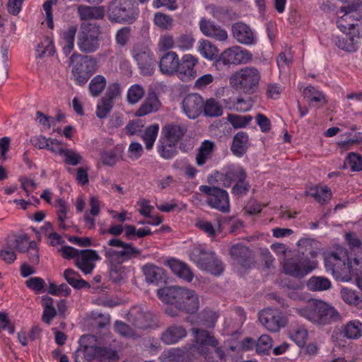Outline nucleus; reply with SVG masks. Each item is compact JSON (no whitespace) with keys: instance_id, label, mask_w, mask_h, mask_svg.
I'll list each match as a JSON object with an SVG mask.
<instances>
[{"instance_id":"1","label":"nucleus","mask_w":362,"mask_h":362,"mask_svg":"<svg viewBox=\"0 0 362 362\" xmlns=\"http://www.w3.org/2000/svg\"><path fill=\"white\" fill-rule=\"evenodd\" d=\"M327 271L337 281H349L362 275V250H332L325 254Z\"/></svg>"},{"instance_id":"2","label":"nucleus","mask_w":362,"mask_h":362,"mask_svg":"<svg viewBox=\"0 0 362 362\" xmlns=\"http://www.w3.org/2000/svg\"><path fill=\"white\" fill-rule=\"evenodd\" d=\"M158 298L182 312L194 314L199 308L198 294L192 289L180 286H168L157 291Z\"/></svg>"},{"instance_id":"3","label":"nucleus","mask_w":362,"mask_h":362,"mask_svg":"<svg viewBox=\"0 0 362 362\" xmlns=\"http://www.w3.org/2000/svg\"><path fill=\"white\" fill-rule=\"evenodd\" d=\"M298 313L313 323L324 325L340 320L339 312L327 303L313 300L306 306L297 310Z\"/></svg>"},{"instance_id":"4","label":"nucleus","mask_w":362,"mask_h":362,"mask_svg":"<svg viewBox=\"0 0 362 362\" xmlns=\"http://www.w3.org/2000/svg\"><path fill=\"white\" fill-rule=\"evenodd\" d=\"M284 257L283 269L285 274L301 279L311 272L317 267V263L305 257L299 250H282Z\"/></svg>"},{"instance_id":"5","label":"nucleus","mask_w":362,"mask_h":362,"mask_svg":"<svg viewBox=\"0 0 362 362\" xmlns=\"http://www.w3.org/2000/svg\"><path fill=\"white\" fill-rule=\"evenodd\" d=\"M260 79L259 70L255 66H247L233 72L229 82L236 90L251 95L257 90Z\"/></svg>"},{"instance_id":"6","label":"nucleus","mask_w":362,"mask_h":362,"mask_svg":"<svg viewBox=\"0 0 362 362\" xmlns=\"http://www.w3.org/2000/svg\"><path fill=\"white\" fill-rule=\"evenodd\" d=\"M69 66H71V76L76 83L83 86L97 71V59L74 52L69 58Z\"/></svg>"},{"instance_id":"7","label":"nucleus","mask_w":362,"mask_h":362,"mask_svg":"<svg viewBox=\"0 0 362 362\" xmlns=\"http://www.w3.org/2000/svg\"><path fill=\"white\" fill-rule=\"evenodd\" d=\"M101 27L94 23H83L77 36V46L82 53L90 54L100 48Z\"/></svg>"},{"instance_id":"8","label":"nucleus","mask_w":362,"mask_h":362,"mask_svg":"<svg viewBox=\"0 0 362 362\" xmlns=\"http://www.w3.org/2000/svg\"><path fill=\"white\" fill-rule=\"evenodd\" d=\"M137 16L133 0H112L107 7V17L111 22L133 23Z\"/></svg>"},{"instance_id":"9","label":"nucleus","mask_w":362,"mask_h":362,"mask_svg":"<svg viewBox=\"0 0 362 362\" xmlns=\"http://www.w3.org/2000/svg\"><path fill=\"white\" fill-rule=\"evenodd\" d=\"M252 54L240 46H233L223 50L214 62V66L220 69L221 64L230 67L245 64L251 62Z\"/></svg>"},{"instance_id":"10","label":"nucleus","mask_w":362,"mask_h":362,"mask_svg":"<svg viewBox=\"0 0 362 362\" xmlns=\"http://www.w3.org/2000/svg\"><path fill=\"white\" fill-rule=\"evenodd\" d=\"M190 258L200 269L213 275L220 276L224 270L223 263L212 251L193 250Z\"/></svg>"},{"instance_id":"11","label":"nucleus","mask_w":362,"mask_h":362,"mask_svg":"<svg viewBox=\"0 0 362 362\" xmlns=\"http://www.w3.org/2000/svg\"><path fill=\"white\" fill-rule=\"evenodd\" d=\"M191 332L193 336L192 349L206 358L209 354V347L216 346L218 339L213 332L202 328L194 327L191 329Z\"/></svg>"},{"instance_id":"12","label":"nucleus","mask_w":362,"mask_h":362,"mask_svg":"<svg viewBox=\"0 0 362 362\" xmlns=\"http://www.w3.org/2000/svg\"><path fill=\"white\" fill-rule=\"evenodd\" d=\"M199 190L209 196L206 202L211 207L223 213L229 212V198L226 190L208 185H201Z\"/></svg>"},{"instance_id":"13","label":"nucleus","mask_w":362,"mask_h":362,"mask_svg":"<svg viewBox=\"0 0 362 362\" xmlns=\"http://www.w3.org/2000/svg\"><path fill=\"white\" fill-rule=\"evenodd\" d=\"M132 57L136 61L140 73L144 76H151L155 71L156 61L153 52L146 47L134 46Z\"/></svg>"},{"instance_id":"14","label":"nucleus","mask_w":362,"mask_h":362,"mask_svg":"<svg viewBox=\"0 0 362 362\" xmlns=\"http://www.w3.org/2000/svg\"><path fill=\"white\" fill-rule=\"evenodd\" d=\"M358 7L356 4H349L341 6L339 13L344 14L337 21L338 28L342 33L359 30L356 29L358 27V21L361 19V15L357 11Z\"/></svg>"},{"instance_id":"15","label":"nucleus","mask_w":362,"mask_h":362,"mask_svg":"<svg viewBox=\"0 0 362 362\" xmlns=\"http://www.w3.org/2000/svg\"><path fill=\"white\" fill-rule=\"evenodd\" d=\"M259 320L267 329L272 332H278L287 323V320L281 312L270 308L263 310L259 313Z\"/></svg>"},{"instance_id":"16","label":"nucleus","mask_w":362,"mask_h":362,"mask_svg":"<svg viewBox=\"0 0 362 362\" xmlns=\"http://www.w3.org/2000/svg\"><path fill=\"white\" fill-rule=\"evenodd\" d=\"M128 318L134 326L139 329L149 328L156 322V315L141 306L132 308Z\"/></svg>"},{"instance_id":"17","label":"nucleus","mask_w":362,"mask_h":362,"mask_svg":"<svg viewBox=\"0 0 362 362\" xmlns=\"http://www.w3.org/2000/svg\"><path fill=\"white\" fill-rule=\"evenodd\" d=\"M199 59L197 57L190 54H184L181 59L178 61L177 72L179 78L182 81H191L197 76L195 66L197 65Z\"/></svg>"},{"instance_id":"18","label":"nucleus","mask_w":362,"mask_h":362,"mask_svg":"<svg viewBox=\"0 0 362 362\" xmlns=\"http://www.w3.org/2000/svg\"><path fill=\"white\" fill-rule=\"evenodd\" d=\"M182 109L189 119L197 118L203 112L204 99L198 93L188 94L182 100Z\"/></svg>"},{"instance_id":"19","label":"nucleus","mask_w":362,"mask_h":362,"mask_svg":"<svg viewBox=\"0 0 362 362\" xmlns=\"http://www.w3.org/2000/svg\"><path fill=\"white\" fill-rule=\"evenodd\" d=\"M360 31L354 30L351 32L343 33L340 36H337L334 39L335 45L341 49L346 52H353L356 51L360 43Z\"/></svg>"},{"instance_id":"20","label":"nucleus","mask_w":362,"mask_h":362,"mask_svg":"<svg viewBox=\"0 0 362 362\" xmlns=\"http://www.w3.org/2000/svg\"><path fill=\"white\" fill-rule=\"evenodd\" d=\"M179 57L175 52L168 51L163 54L159 61L160 71L166 76H173L177 72Z\"/></svg>"},{"instance_id":"21","label":"nucleus","mask_w":362,"mask_h":362,"mask_svg":"<svg viewBox=\"0 0 362 362\" xmlns=\"http://www.w3.org/2000/svg\"><path fill=\"white\" fill-rule=\"evenodd\" d=\"M186 328L180 325L173 324L168 326L160 335V340L165 344H174L187 337Z\"/></svg>"},{"instance_id":"22","label":"nucleus","mask_w":362,"mask_h":362,"mask_svg":"<svg viewBox=\"0 0 362 362\" xmlns=\"http://www.w3.org/2000/svg\"><path fill=\"white\" fill-rule=\"evenodd\" d=\"M199 28L205 36L218 41H226L228 37L226 30L216 25L214 22L205 18H202L200 21Z\"/></svg>"},{"instance_id":"23","label":"nucleus","mask_w":362,"mask_h":362,"mask_svg":"<svg viewBox=\"0 0 362 362\" xmlns=\"http://www.w3.org/2000/svg\"><path fill=\"white\" fill-rule=\"evenodd\" d=\"M140 255V250H106L105 257L110 266L117 267Z\"/></svg>"},{"instance_id":"24","label":"nucleus","mask_w":362,"mask_h":362,"mask_svg":"<svg viewBox=\"0 0 362 362\" xmlns=\"http://www.w3.org/2000/svg\"><path fill=\"white\" fill-rule=\"evenodd\" d=\"M98 259V255L95 250H80L76 259V265L85 274H89Z\"/></svg>"},{"instance_id":"25","label":"nucleus","mask_w":362,"mask_h":362,"mask_svg":"<svg viewBox=\"0 0 362 362\" xmlns=\"http://www.w3.org/2000/svg\"><path fill=\"white\" fill-rule=\"evenodd\" d=\"M6 249H36L37 244L30 240L27 234H11L6 239Z\"/></svg>"},{"instance_id":"26","label":"nucleus","mask_w":362,"mask_h":362,"mask_svg":"<svg viewBox=\"0 0 362 362\" xmlns=\"http://www.w3.org/2000/svg\"><path fill=\"white\" fill-rule=\"evenodd\" d=\"M233 37L240 43L252 45L255 42V35L250 28L243 23H235L232 26Z\"/></svg>"},{"instance_id":"27","label":"nucleus","mask_w":362,"mask_h":362,"mask_svg":"<svg viewBox=\"0 0 362 362\" xmlns=\"http://www.w3.org/2000/svg\"><path fill=\"white\" fill-rule=\"evenodd\" d=\"M77 12L81 21L101 20L105 16V9L103 6H90L81 4L78 6Z\"/></svg>"},{"instance_id":"28","label":"nucleus","mask_w":362,"mask_h":362,"mask_svg":"<svg viewBox=\"0 0 362 362\" xmlns=\"http://www.w3.org/2000/svg\"><path fill=\"white\" fill-rule=\"evenodd\" d=\"M165 264L168 265L177 276L188 282L192 280L194 277L193 273L185 263L172 258L166 260Z\"/></svg>"},{"instance_id":"29","label":"nucleus","mask_w":362,"mask_h":362,"mask_svg":"<svg viewBox=\"0 0 362 362\" xmlns=\"http://www.w3.org/2000/svg\"><path fill=\"white\" fill-rule=\"evenodd\" d=\"M186 132L187 129L184 126L168 124L162 129L163 136L161 138L177 144Z\"/></svg>"},{"instance_id":"30","label":"nucleus","mask_w":362,"mask_h":362,"mask_svg":"<svg viewBox=\"0 0 362 362\" xmlns=\"http://www.w3.org/2000/svg\"><path fill=\"white\" fill-rule=\"evenodd\" d=\"M160 105L161 103L158 98L153 93L149 94L144 102L140 105L136 111L135 115L136 117H143L151 112H155L159 110Z\"/></svg>"},{"instance_id":"31","label":"nucleus","mask_w":362,"mask_h":362,"mask_svg":"<svg viewBox=\"0 0 362 362\" xmlns=\"http://www.w3.org/2000/svg\"><path fill=\"white\" fill-rule=\"evenodd\" d=\"M243 178H247V173L245 170L240 166L229 167L226 173L222 175L221 180L223 185L228 187L233 184L234 185Z\"/></svg>"},{"instance_id":"32","label":"nucleus","mask_w":362,"mask_h":362,"mask_svg":"<svg viewBox=\"0 0 362 362\" xmlns=\"http://www.w3.org/2000/svg\"><path fill=\"white\" fill-rule=\"evenodd\" d=\"M248 135L244 132H238L233 139L230 147L233 153L238 157L243 156L247 150Z\"/></svg>"},{"instance_id":"33","label":"nucleus","mask_w":362,"mask_h":362,"mask_svg":"<svg viewBox=\"0 0 362 362\" xmlns=\"http://www.w3.org/2000/svg\"><path fill=\"white\" fill-rule=\"evenodd\" d=\"M305 194L313 197L321 204H327L332 198L331 189L325 187H312L305 191Z\"/></svg>"},{"instance_id":"34","label":"nucleus","mask_w":362,"mask_h":362,"mask_svg":"<svg viewBox=\"0 0 362 362\" xmlns=\"http://www.w3.org/2000/svg\"><path fill=\"white\" fill-rule=\"evenodd\" d=\"M215 149V144L209 140H204L202 142L196 156V163L198 165L202 166L206 163V160L210 158Z\"/></svg>"},{"instance_id":"35","label":"nucleus","mask_w":362,"mask_h":362,"mask_svg":"<svg viewBox=\"0 0 362 362\" xmlns=\"http://www.w3.org/2000/svg\"><path fill=\"white\" fill-rule=\"evenodd\" d=\"M63 276L67 283L76 289L90 288V286L89 283L83 280L77 272L71 269H66L64 272Z\"/></svg>"},{"instance_id":"36","label":"nucleus","mask_w":362,"mask_h":362,"mask_svg":"<svg viewBox=\"0 0 362 362\" xmlns=\"http://www.w3.org/2000/svg\"><path fill=\"white\" fill-rule=\"evenodd\" d=\"M95 349V360L100 362H115L118 360V355L115 350L106 347L93 346Z\"/></svg>"},{"instance_id":"37","label":"nucleus","mask_w":362,"mask_h":362,"mask_svg":"<svg viewBox=\"0 0 362 362\" xmlns=\"http://www.w3.org/2000/svg\"><path fill=\"white\" fill-rule=\"evenodd\" d=\"M176 145L175 143L160 138L157 146L158 153L165 160L172 159L177 153Z\"/></svg>"},{"instance_id":"38","label":"nucleus","mask_w":362,"mask_h":362,"mask_svg":"<svg viewBox=\"0 0 362 362\" xmlns=\"http://www.w3.org/2000/svg\"><path fill=\"white\" fill-rule=\"evenodd\" d=\"M289 337L299 347H303L308 339V332L303 325H296L291 327Z\"/></svg>"},{"instance_id":"39","label":"nucleus","mask_w":362,"mask_h":362,"mask_svg":"<svg viewBox=\"0 0 362 362\" xmlns=\"http://www.w3.org/2000/svg\"><path fill=\"white\" fill-rule=\"evenodd\" d=\"M197 50L203 57L208 60L216 59L218 54L217 47L207 40H201L199 42Z\"/></svg>"},{"instance_id":"40","label":"nucleus","mask_w":362,"mask_h":362,"mask_svg":"<svg viewBox=\"0 0 362 362\" xmlns=\"http://www.w3.org/2000/svg\"><path fill=\"white\" fill-rule=\"evenodd\" d=\"M159 125L153 124L147 127L141 135V139L145 144L146 148L149 151L153 147L154 143L158 136Z\"/></svg>"},{"instance_id":"41","label":"nucleus","mask_w":362,"mask_h":362,"mask_svg":"<svg viewBox=\"0 0 362 362\" xmlns=\"http://www.w3.org/2000/svg\"><path fill=\"white\" fill-rule=\"evenodd\" d=\"M142 270L148 282L158 283L163 278V270L154 264H146L143 267Z\"/></svg>"},{"instance_id":"42","label":"nucleus","mask_w":362,"mask_h":362,"mask_svg":"<svg viewBox=\"0 0 362 362\" xmlns=\"http://www.w3.org/2000/svg\"><path fill=\"white\" fill-rule=\"evenodd\" d=\"M93 346H80L74 353L75 362H91L95 360Z\"/></svg>"},{"instance_id":"43","label":"nucleus","mask_w":362,"mask_h":362,"mask_svg":"<svg viewBox=\"0 0 362 362\" xmlns=\"http://www.w3.org/2000/svg\"><path fill=\"white\" fill-rule=\"evenodd\" d=\"M107 86V80L103 75H96L90 81L88 90L93 97L99 96Z\"/></svg>"},{"instance_id":"44","label":"nucleus","mask_w":362,"mask_h":362,"mask_svg":"<svg viewBox=\"0 0 362 362\" xmlns=\"http://www.w3.org/2000/svg\"><path fill=\"white\" fill-rule=\"evenodd\" d=\"M203 112L208 117H218L223 114V107L214 98H209L204 102Z\"/></svg>"},{"instance_id":"45","label":"nucleus","mask_w":362,"mask_h":362,"mask_svg":"<svg viewBox=\"0 0 362 362\" xmlns=\"http://www.w3.org/2000/svg\"><path fill=\"white\" fill-rule=\"evenodd\" d=\"M303 93L304 98L308 100L310 104H312L313 102L319 104L317 105V107L321 106L326 103L325 95L313 86H308L304 88Z\"/></svg>"},{"instance_id":"46","label":"nucleus","mask_w":362,"mask_h":362,"mask_svg":"<svg viewBox=\"0 0 362 362\" xmlns=\"http://www.w3.org/2000/svg\"><path fill=\"white\" fill-rule=\"evenodd\" d=\"M145 89L140 84L132 85L127 93V100L129 104L134 105L139 103L144 96Z\"/></svg>"},{"instance_id":"47","label":"nucleus","mask_w":362,"mask_h":362,"mask_svg":"<svg viewBox=\"0 0 362 362\" xmlns=\"http://www.w3.org/2000/svg\"><path fill=\"white\" fill-rule=\"evenodd\" d=\"M310 291H325L331 286L330 281L323 276H312L307 283Z\"/></svg>"},{"instance_id":"48","label":"nucleus","mask_w":362,"mask_h":362,"mask_svg":"<svg viewBox=\"0 0 362 362\" xmlns=\"http://www.w3.org/2000/svg\"><path fill=\"white\" fill-rule=\"evenodd\" d=\"M153 22L156 26L164 30H169L173 28V18L165 13L158 12L154 14Z\"/></svg>"},{"instance_id":"49","label":"nucleus","mask_w":362,"mask_h":362,"mask_svg":"<svg viewBox=\"0 0 362 362\" xmlns=\"http://www.w3.org/2000/svg\"><path fill=\"white\" fill-rule=\"evenodd\" d=\"M114 106V102L110 101L108 99H105L102 97L98 104L95 112L96 116L99 119H104L107 117Z\"/></svg>"},{"instance_id":"50","label":"nucleus","mask_w":362,"mask_h":362,"mask_svg":"<svg viewBox=\"0 0 362 362\" xmlns=\"http://www.w3.org/2000/svg\"><path fill=\"white\" fill-rule=\"evenodd\" d=\"M63 162L69 165L76 166L83 160L80 153L71 148H66L63 156Z\"/></svg>"},{"instance_id":"51","label":"nucleus","mask_w":362,"mask_h":362,"mask_svg":"<svg viewBox=\"0 0 362 362\" xmlns=\"http://www.w3.org/2000/svg\"><path fill=\"white\" fill-rule=\"evenodd\" d=\"M344 334L349 339H357L362 335V323L358 321L349 322L344 329Z\"/></svg>"},{"instance_id":"52","label":"nucleus","mask_w":362,"mask_h":362,"mask_svg":"<svg viewBox=\"0 0 362 362\" xmlns=\"http://www.w3.org/2000/svg\"><path fill=\"white\" fill-rule=\"evenodd\" d=\"M341 296L342 299L350 305H360L362 304V300L356 291L344 288L341 290Z\"/></svg>"},{"instance_id":"53","label":"nucleus","mask_w":362,"mask_h":362,"mask_svg":"<svg viewBox=\"0 0 362 362\" xmlns=\"http://www.w3.org/2000/svg\"><path fill=\"white\" fill-rule=\"evenodd\" d=\"M250 188V185L246 180V178H243L240 181L233 185L231 189V193L234 197L240 198L245 195L249 192Z\"/></svg>"},{"instance_id":"54","label":"nucleus","mask_w":362,"mask_h":362,"mask_svg":"<svg viewBox=\"0 0 362 362\" xmlns=\"http://www.w3.org/2000/svg\"><path fill=\"white\" fill-rule=\"evenodd\" d=\"M252 119V117L250 115H238L234 114H230L228 116V122L235 128H243L245 127Z\"/></svg>"},{"instance_id":"55","label":"nucleus","mask_w":362,"mask_h":362,"mask_svg":"<svg viewBox=\"0 0 362 362\" xmlns=\"http://www.w3.org/2000/svg\"><path fill=\"white\" fill-rule=\"evenodd\" d=\"M195 40L190 34L180 35L176 41L177 47L183 51L191 49L194 44Z\"/></svg>"},{"instance_id":"56","label":"nucleus","mask_w":362,"mask_h":362,"mask_svg":"<svg viewBox=\"0 0 362 362\" xmlns=\"http://www.w3.org/2000/svg\"><path fill=\"white\" fill-rule=\"evenodd\" d=\"M272 339L267 334L262 335L256 341V351L259 354H267L272 348Z\"/></svg>"},{"instance_id":"57","label":"nucleus","mask_w":362,"mask_h":362,"mask_svg":"<svg viewBox=\"0 0 362 362\" xmlns=\"http://www.w3.org/2000/svg\"><path fill=\"white\" fill-rule=\"evenodd\" d=\"M121 95V84L118 82H115L108 86L106 93L103 98L108 99L110 101L114 102V100L120 98Z\"/></svg>"},{"instance_id":"58","label":"nucleus","mask_w":362,"mask_h":362,"mask_svg":"<svg viewBox=\"0 0 362 362\" xmlns=\"http://www.w3.org/2000/svg\"><path fill=\"white\" fill-rule=\"evenodd\" d=\"M175 42L172 35L165 34L160 37L158 43V49L159 51L165 52L175 47Z\"/></svg>"},{"instance_id":"59","label":"nucleus","mask_w":362,"mask_h":362,"mask_svg":"<svg viewBox=\"0 0 362 362\" xmlns=\"http://www.w3.org/2000/svg\"><path fill=\"white\" fill-rule=\"evenodd\" d=\"M346 160L352 171H360L362 170V156L356 153H349Z\"/></svg>"},{"instance_id":"60","label":"nucleus","mask_w":362,"mask_h":362,"mask_svg":"<svg viewBox=\"0 0 362 362\" xmlns=\"http://www.w3.org/2000/svg\"><path fill=\"white\" fill-rule=\"evenodd\" d=\"M203 325L208 328H213L216 322L218 315L212 310H204L202 313Z\"/></svg>"},{"instance_id":"61","label":"nucleus","mask_w":362,"mask_h":362,"mask_svg":"<svg viewBox=\"0 0 362 362\" xmlns=\"http://www.w3.org/2000/svg\"><path fill=\"white\" fill-rule=\"evenodd\" d=\"M143 128L144 123L141 119H139L129 121L125 127L127 133L129 136L137 134L138 133L141 132Z\"/></svg>"},{"instance_id":"62","label":"nucleus","mask_w":362,"mask_h":362,"mask_svg":"<svg viewBox=\"0 0 362 362\" xmlns=\"http://www.w3.org/2000/svg\"><path fill=\"white\" fill-rule=\"evenodd\" d=\"M115 329L117 332L123 336L134 337L137 335L128 325L122 322L117 321L115 324Z\"/></svg>"},{"instance_id":"63","label":"nucleus","mask_w":362,"mask_h":362,"mask_svg":"<svg viewBox=\"0 0 362 362\" xmlns=\"http://www.w3.org/2000/svg\"><path fill=\"white\" fill-rule=\"evenodd\" d=\"M185 355V350L182 349H171L165 354V357L169 361L180 362Z\"/></svg>"},{"instance_id":"64","label":"nucleus","mask_w":362,"mask_h":362,"mask_svg":"<svg viewBox=\"0 0 362 362\" xmlns=\"http://www.w3.org/2000/svg\"><path fill=\"white\" fill-rule=\"evenodd\" d=\"M25 285L29 288L40 292L44 288L45 282L40 277H31L25 281Z\"/></svg>"}]
</instances>
